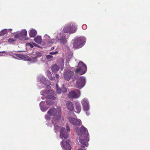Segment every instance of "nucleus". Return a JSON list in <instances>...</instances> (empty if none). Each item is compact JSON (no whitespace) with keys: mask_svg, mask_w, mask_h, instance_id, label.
Returning <instances> with one entry per match:
<instances>
[{"mask_svg":"<svg viewBox=\"0 0 150 150\" xmlns=\"http://www.w3.org/2000/svg\"><path fill=\"white\" fill-rule=\"evenodd\" d=\"M83 108L84 111H89L90 106L88 100L86 98H84L81 101Z\"/></svg>","mask_w":150,"mask_h":150,"instance_id":"nucleus-12","label":"nucleus"},{"mask_svg":"<svg viewBox=\"0 0 150 150\" xmlns=\"http://www.w3.org/2000/svg\"><path fill=\"white\" fill-rule=\"evenodd\" d=\"M45 119L47 120H49L51 119H53L52 120V123L54 125V130L55 133L60 131V138L62 139H65L68 137V132L70 131V128L68 124L66 125V130L63 127H60L56 125V124L58 123L59 120L61 118V109L60 107H57V109L52 108L50 109L47 112L45 115Z\"/></svg>","mask_w":150,"mask_h":150,"instance_id":"nucleus-1","label":"nucleus"},{"mask_svg":"<svg viewBox=\"0 0 150 150\" xmlns=\"http://www.w3.org/2000/svg\"><path fill=\"white\" fill-rule=\"evenodd\" d=\"M69 141L63 140L61 143V146L62 148L64 150H71V147L69 144Z\"/></svg>","mask_w":150,"mask_h":150,"instance_id":"nucleus-14","label":"nucleus"},{"mask_svg":"<svg viewBox=\"0 0 150 150\" xmlns=\"http://www.w3.org/2000/svg\"><path fill=\"white\" fill-rule=\"evenodd\" d=\"M74 129L78 135L79 136V141L82 146L83 147H87L88 146V142L89 139L87 129L83 126L80 128H78L76 126H74Z\"/></svg>","mask_w":150,"mask_h":150,"instance_id":"nucleus-2","label":"nucleus"},{"mask_svg":"<svg viewBox=\"0 0 150 150\" xmlns=\"http://www.w3.org/2000/svg\"><path fill=\"white\" fill-rule=\"evenodd\" d=\"M59 67L57 64H54L51 67V69L53 72H56L59 70Z\"/></svg>","mask_w":150,"mask_h":150,"instance_id":"nucleus-22","label":"nucleus"},{"mask_svg":"<svg viewBox=\"0 0 150 150\" xmlns=\"http://www.w3.org/2000/svg\"><path fill=\"white\" fill-rule=\"evenodd\" d=\"M54 49V47H52L51 48V50H53Z\"/></svg>","mask_w":150,"mask_h":150,"instance_id":"nucleus-39","label":"nucleus"},{"mask_svg":"<svg viewBox=\"0 0 150 150\" xmlns=\"http://www.w3.org/2000/svg\"><path fill=\"white\" fill-rule=\"evenodd\" d=\"M42 55V54L40 52H36L35 53V57H29L31 58V60H32V59H36V61L35 62H32L31 60H29L28 61H29L33 63L36 62L38 61V58L41 57Z\"/></svg>","mask_w":150,"mask_h":150,"instance_id":"nucleus-18","label":"nucleus"},{"mask_svg":"<svg viewBox=\"0 0 150 150\" xmlns=\"http://www.w3.org/2000/svg\"><path fill=\"white\" fill-rule=\"evenodd\" d=\"M65 34L62 33H61L60 34L59 33L58 35L57 36L59 39L57 40V41H59L63 44H66L67 42V40L65 38Z\"/></svg>","mask_w":150,"mask_h":150,"instance_id":"nucleus-15","label":"nucleus"},{"mask_svg":"<svg viewBox=\"0 0 150 150\" xmlns=\"http://www.w3.org/2000/svg\"><path fill=\"white\" fill-rule=\"evenodd\" d=\"M46 74L50 80H53L54 78V76L52 77L50 72L49 71H47L46 72Z\"/></svg>","mask_w":150,"mask_h":150,"instance_id":"nucleus-27","label":"nucleus"},{"mask_svg":"<svg viewBox=\"0 0 150 150\" xmlns=\"http://www.w3.org/2000/svg\"><path fill=\"white\" fill-rule=\"evenodd\" d=\"M26 47L28 48H32L34 46L38 47V45L34 43H28L26 44Z\"/></svg>","mask_w":150,"mask_h":150,"instance_id":"nucleus-23","label":"nucleus"},{"mask_svg":"<svg viewBox=\"0 0 150 150\" xmlns=\"http://www.w3.org/2000/svg\"><path fill=\"white\" fill-rule=\"evenodd\" d=\"M64 65V61L63 59H62L60 61V63L59 64V66L60 67L61 70V71H62L63 69Z\"/></svg>","mask_w":150,"mask_h":150,"instance_id":"nucleus-28","label":"nucleus"},{"mask_svg":"<svg viewBox=\"0 0 150 150\" xmlns=\"http://www.w3.org/2000/svg\"><path fill=\"white\" fill-rule=\"evenodd\" d=\"M77 29V26L75 24L71 23L65 24L62 30L66 33L72 34L75 33Z\"/></svg>","mask_w":150,"mask_h":150,"instance_id":"nucleus-5","label":"nucleus"},{"mask_svg":"<svg viewBox=\"0 0 150 150\" xmlns=\"http://www.w3.org/2000/svg\"><path fill=\"white\" fill-rule=\"evenodd\" d=\"M72 41L74 48L78 49L84 45L86 41V38L84 37H78L73 40Z\"/></svg>","mask_w":150,"mask_h":150,"instance_id":"nucleus-3","label":"nucleus"},{"mask_svg":"<svg viewBox=\"0 0 150 150\" xmlns=\"http://www.w3.org/2000/svg\"><path fill=\"white\" fill-rule=\"evenodd\" d=\"M70 60V59L68 58L66 59L67 65V63H68Z\"/></svg>","mask_w":150,"mask_h":150,"instance_id":"nucleus-37","label":"nucleus"},{"mask_svg":"<svg viewBox=\"0 0 150 150\" xmlns=\"http://www.w3.org/2000/svg\"><path fill=\"white\" fill-rule=\"evenodd\" d=\"M56 88L57 93L58 94H61L62 92L61 89L58 87L57 84L56 85Z\"/></svg>","mask_w":150,"mask_h":150,"instance_id":"nucleus-29","label":"nucleus"},{"mask_svg":"<svg viewBox=\"0 0 150 150\" xmlns=\"http://www.w3.org/2000/svg\"><path fill=\"white\" fill-rule=\"evenodd\" d=\"M73 70L68 68L64 70V78L67 81H69L72 77L73 78Z\"/></svg>","mask_w":150,"mask_h":150,"instance_id":"nucleus-10","label":"nucleus"},{"mask_svg":"<svg viewBox=\"0 0 150 150\" xmlns=\"http://www.w3.org/2000/svg\"><path fill=\"white\" fill-rule=\"evenodd\" d=\"M40 94L43 96L41 97L42 99H51L55 100L56 97L55 96V93L52 90H46L40 92Z\"/></svg>","mask_w":150,"mask_h":150,"instance_id":"nucleus-4","label":"nucleus"},{"mask_svg":"<svg viewBox=\"0 0 150 150\" xmlns=\"http://www.w3.org/2000/svg\"><path fill=\"white\" fill-rule=\"evenodd\" d=\"M76 112L77 113H79L80 112L81 109V105L79 103L76 104Z\"/></svg>","mask_w":150,"mask_h":150,"instance_id":"nucleus-25","label":"nucleus"},{"mask_svg":"<svg viewBox=\"0 0 150 150\" xmlns=\"http://www.w3.org/2000/svg\"><path fill=\"white\" fill-rule=\"evenodd\" d=\"M58 53V52L55 51V52H50L49 53V54L52 55H56Z\"/></svg>","mask_w":150,"mask_h":150,"instance_id":"nucleus-32","label":"nucleus"},{"mask_svg":"<svg viewBox=\"0 0 150 150\" xmlns=\"http://www.w3.org/2000/svg\"><path fill=\"white\" fill-rule=\"evenodd\" d=\"M86 71V67L82 62H80L78 64V68L75 71L76 74L82 75L85 74Z\"/></svg>","mask_w":150,"mask_h":150,"instance_id":"nucleus-8","label":"nucleus"},{"mask_svg":"<svg viewBox=\"0 0 150 150\" xmlns=\"http://www.w3.org/2000/svg\"><path fill=\"white\" fill-rule=\"evenodd\" d=\"M46 57L47 59L49 60H51L53 58L52 55H50L49 54V55H46Z\"/></svg>","mask_w":150,"mask_h":150,"instance_id":"nucleus-31","label":"nucleus"},{"mask_svg":"<svg viewBox=\"0 0 150 150\" xmlns=\"http://www.w3.org/2000/svg\"><path fill=\"white\" fill-rule=\"evenodd\" d=\"M37 34V32L35 30L32 29L30 30L29 35L30 37H34Z\"/></svg>","mask_w":150,"mask_h":150,"instance_id":"nucleus-21","label":"nucleus"},{"mask_svg":"<svg viewBox=\"0 0 150 150\" xmlns=\"http://www.w3.org/2000/svg\"><path fill=\"white\" fill-rule=\"evenodd\" d=\"M38 80L39 81L44 84L47 86H49L50 85V83L49 81L43 76L39 77Z\"/></svg>","mask_w":150,"mask_h":150,"instance_id":"nucleus-17","label":"nucleus"},{"mask_svg":"<svg viewBox=\"0 0 150 150\" xmlns=\"http://www.w3.org/2000/svg\"><path fill=\"white\" fill-rule=\"evenodd\" d=\"M59 39L58 36H56L54 38L51 39L50 36L47 34H45L43 37V41L45 44L52 45L56 44Z\"/></svg>","mask_w":150,"mask_h":150,"instance_id":"nucleus-7","label":"nucleus"},{"mask_svg":"<svg viewBox=\"0 0 150 150\" xmlns=\"http://www.w3.org/2000/svg\"><path fill=\"white\" fill-rule=\"evenodd\" d=\"M62 92L65 93L67 92V89L66 88L64 87H63L61 89Z\"/></svg>","mask_w":150,"mask_h":150,"instance_id":"nucleus-33","label":"nucleus"},{"mask_svg":"<svg viewBox=\"0 0 150 150\" xmlns=\"http://www.w3.org/2000/svg\"><path fill=\"white\" fill-rule=\"evenodd\" d=\"M67 118L71 123L75 125H79L81 123V121L79 119H76L70 116L68 117Z\"/></svg>","mask_w":150,"mask_h":150,"instance_id":"nucleus-13","label":"nucleus"},{"mask_svg":"<svg viewBox=\"0 0 150 150\" xmlns=\"http://www.w3.org/2000/svg\"><path fill=\"white\" fill-rule=\"evenodd\" d=\"M66 105L68 109L70 111H72L74 109L72 103L70 101H68L66 103Z\"/></svg>","mask_w":150,"mask_h":150,"instance_id":"nucleus-20","label":"nucleus"},{"mask_svg":"<svg viewBox=\"0 0 150 150\" xmlns=\"http://www.w3.org/2000/svg\"><path fill=\"white\" fill-rule=\"evenodd\" d=\"M82 28L84 30L86 29L87 28V26L86 24H83L82 25Z\"/></svg>","mask_w":150,"mask_h":150,"instance_id":"nucleus-35","label":"nucleus"},{"mask_svg":"<svg viewBox=\"0 0 150 150\" xmlns=\"http://www.w3.org/2000/svg\"><path fill=\"white\" fill-rule=\"evenodd\" d=\"M54 102L53 101L48 100L46 101V103L48 105H50L53 104Z\"/></svg>","mask_w":150,"mask_h":150,"instance_id":"nucleus-30","label":"nucleus"},{"mask_svg":"<svg viewBox=\"0 0 150 150\" xmlns=\"http://www.w3.org/2000/svg\"><path fill=\"white\" fill-rule=\"evenodd\" d=\"M34 40L38 44L41 43L42 41L41 37V36H38L34 38Z\"/></svg>","mask_w":150,"mask_h":150,"instance_id":"nucleus-24","label":"nucleus"},{"mask_svg":"<svg viewBox=\"0 0 150 150\" xmlns=\"http://www.w3.org/2000/svg\"><path fill=\"white\" fill-rule=\"evenodd\" d=\"M1 55H0V56H1Z\"/></svg>","mask_w":150,"mask_h":150,"instance_id":"nucleus-42","label":"nucleus"},{"mask_svg":"<svg viewBox=\"0 0 150 150\" xmlns=\"http://www.w3.org/2000/svg\"><path fill=\"white\" fill-rule=\"evenodd\" d=\"M15 40L13 38H12L9 39L8 40V41L9 42L11 43V42H13Z\"/></svg>","mask_w":150,"mask_h":150,"instance_id":"nucleus-34","label":"nucleus"},{"mask_svg":"<svg viewBox=\"0 0 150 150\" xmlns=\"http://www.w3.org/2000/svg\"><path fill=\"white\" fill-rule=\"evenodd\" d=\"M55 76H56V77L57 79H58L59 78V75L58 74H56Z\"/></svg>","mask_w":150,"mask_h":150,"instance_id":"nucleus-38","label":"nucleus"},{"mask_svg":"<svg viewBox=\"0 0 150 150\" xmlns=\"http://www.w3.org/2000/svg\"><path fill=\"white\" fill-rule=\"evenodd\" d=\"M61 33V32L59 33V32H58V33H59L60 34ZM58 34H58V35H57V34H56V35H57V36H55V37L56 36H57L58 35Z\"/></svg>","mask_w":150,"mask_h":150,"instance_id":"nucleus-41","label":"nucleus"},{"mask_svg":"<svg viewBox=\"0 0 150 150\" xmlns=\"http://www.w3.org/2000/svg\"><path fill=\"white\" fill-rule=\"evenodd\" d=\"M45 102L42 101L40 103V107L41 110L42 112L46 111L48 109V108L45 106Z\"/></svg>","mask_w":150,"mask_h":150,"instance_id":"nucleus-19","label":"nucleus"},{"mask_svg":"<svg viewBox=\"0 0 150 150\" xmlns=\"http://www.w3.org/2000/svg\"><path fill=\"white\" fill-rule=\"evenodd\" d=\"M81 93L80 91L77 90L76 91H72L69 95V97L70 98H77L80 97Z\"/></svg>","mask_w":150,"mask_h":150,"instance_id":"nucleus-16","label":"nucleus"},{"mask_svg":"<svg viewBox=\"0 0 150 150\" xmlns=\"http://www.w3.org/2000/svg\"><path fill=\"white\" fill-rule=\"evenodd\" d=\"M10 30H12V29H10L8 30L7 29H4L2 30L0 32V36L6 34Z\"/></svg>","mask_w":150,"mask_h":150,"instance_id":"nucleus-26","label":"nucleus"},{"mask_svg":"<svg viewBox=\"0 0 150 150\" xmlns=\"http://www.w3.org/2000/svg\"><path fill=\"white\" fill-rule=\"evenodd\" d=\"M85 83V78L83 76L80 77L77 79L76 83L74 84V86L79 89H81L84 86Z\"/></svg>","mask_w":150,"mask_h":150,"instance_id":"nucleus-9","label":"nucleus"},{"mask_svg":"<svg viewBox=\"0 0 150 150\" xmlns=\"http://www.w3.org/2000/svg\"><path fill=\"white\" fill-rule=\"evenodd\" d=\"M88 111H85L86 112V114L88 116L90 114V113Z\"/></svg>","mask_w":150,"mask_h":150,"instance_id":"nucleus-36","label":"nucleus"},{"mask_svg":"<svg viewBox=\"0 0 150 150\" xmlns=\"http://www.w3.org/2000/svg\"><path fill=\"white\" fill-rule=\"evenodd\" d=\"M7 53L5 51H2V52H0V53Z\"/></svg>","mask_w":150,"mask_h":150,"instance_id":"nucleus-40","label":"nucleus"},{"mask_svg":"<svg viewBox=\"0 0 150 150\" xmlns=\"http://www.w3.org/2000/svg\"><path fill=\"white\" fill-rule=\"evenodd\" d=\"M6 55H11L13 58L18 59H22L26 61L31 60L32 62H35L36 61V59H35L31 60V58L29 57L27 55L13 53L11 52L7 53Z\"/></svg>","mask_w":150,"mask_h":150,"instance_id":"nucleus-6","label":"nucleus"},{"mask_svg":"<svg viewBox=\"0 0 150 150\" xmlns=\"http://www.w3.org/2000/svg\"><path fill=\"white\" fill-rule=\"evenodd\" d=\"M27 35V31L25 29H23L21 31L16 33L15 38H18L19 40H22L24 39V37Z\"/></svg>","mask_w":150,"mask_h":150,"instance_id":"nucleus-11","label":"nucleus"}]
</instances>
